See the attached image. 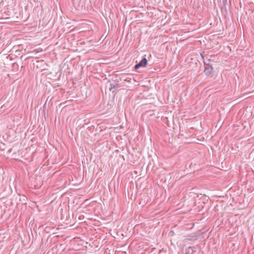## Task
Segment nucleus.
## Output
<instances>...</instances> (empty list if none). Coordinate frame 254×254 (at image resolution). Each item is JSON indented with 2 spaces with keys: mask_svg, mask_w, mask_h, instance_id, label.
<instances>
[{
  "mask_svg": "<svg viewBox=\"0 0 254 254\" xmlns=\"http://www.w3.org/2000/svg\"><path fill=\"white\" fill-rule=\"evenodd\" d=\"M147 63V61L146 58H143L142 60L137 64H136L134 67L135 69H138L141 66L145 67Z\"/></svg>",
  "mask_w": 254,
  "mask_h": 254,
  "instance_id": "f257e3e1",
  "label": "nucleus"
},
{
  "mask_svg": "<svg viewBox=\"0 0 254 254\" xmlns=\"http://www.w3.org/2000/svg\"><path fill=\"white\" fill-rule=\"evenodd\" d=\"M186 254H198L194 248L189 247L186 250Z\"/></svg>",
  "mask_w": 254,
  "mask_h": 254,
  "instance_id": "f03ea898",
  "label": "nucleus"
}]
</instances>
